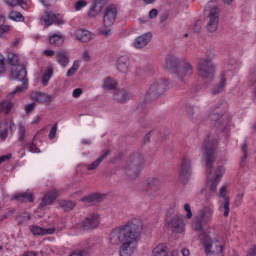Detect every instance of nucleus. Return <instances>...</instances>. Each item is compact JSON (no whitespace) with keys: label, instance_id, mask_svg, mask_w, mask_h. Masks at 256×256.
I'll list each match as a JSON object with an SVG mask.
<instances>
[{"label":"nucleus","instance_id":"obj_41","mask_svg":"<svg viewBox=\"0 0 256 256\" xmlns=\"http://www.w3.org/2000/svg\"><path fill=\"white\" fill-rule=\"evenodd\" d=\"M16 221L18 225H25V223H28V221H31V214L24 213L22 215H19L16 217Z\"/></svg>","mask_w":256,"mask_h":256},{"label":"nucleus","instance_id":"obj_30","mask_svg":"<svg viewBox=\"0 0 256 256\" xmlns=\"http://www.w3.org/2000/svg\"><path fill=\"white\" fill-rule=\"evenodd\" d=\"M42 21H44L46 27H50L53 23H57V16L53 12H46L42 17Z\"/></svg>","mask_w":256,"mask_h":256},{"label":"nucleus","instance_id":"obj_40","mask_svg":"<svg viewBox=\"0 0 256 256\" xmlns=\"http://www.w3.org/2000/svg\"><path fill=\"white\" fill-rule=\"evenodd\" d=\"M233 77V69L228 68L224 72H222L220 76V81H223V83L227 84V81H229Z\"/></svg>","mask_w":256,"mask_h":256},{"label":"nucleus","instance_id":"obj_37","mask_svg":"<svg viewBox=\"0 0 256 256\" xmlns=\"http://www.w3.org/2000/svg\"><path fill=\"white\" fill-rule=\"evenodd\" d=\"M60 207L63 209V211H72V209L75 208V202L71 200H62L60 201Z\"/></svg>","mask_w":256,"mask_h":256},{"label":"nucleus","instance_id":"obj_15","mask_svg":"<svg viewBox=\"0 0 256 256\" xmlns=\"http://www.w3.org/2000/svg\"><path fill=\"white\" fill-rule=\"evenodd\" d=\"M100 221L101 219L99 218V214H91L81 223V227L85 230L96 229V227H99Z\"/></svg>","mask_w":256,"mask_h":256},{"label":"nucleus","instance_id":"obj_16","mask_svg":"<svg viewBox=\"0 0 256 256\" xmlns=\"http://www.w3.org/2000/svg\"><path fill=\"white\" fill-rule=\"evenodd\" d=\"M11 77L16 81H21V82L29 81L27 80V69L25 68V66L12 67Z\"/></svg>","mask_w":256,"mask_h":256},{"label":"nucleus","instance_id":"obj_57","mask_svg":"<svg viewBox=\"0 0 256 256\" xmlns=\"http://www.w3.org/2000/svg\"><path fill=\"white\" fill-rule=\"evenodd\" d=\"M82 59L83 61H86V63H89V61H91V54L89 53V50H84L82 52Z\"/></svg>","mask_w":256,"mask_h":256},{"label":"nucleus","instance_id":"obj_2","mask_svg":"<svg viewBox=\"0 0 256 256\" xmlns=\"http://www.w3.org/2000/svg\"><path fill=\"white\" fill-rule=\"evenodd\" d=\"M203 153L206 158V167H207V189L209 191H217V185L221 183L223 175H225V167L218 166L214 170V175H211V169H213V164L215 163V144L213 140H205L203 145Z\"/></svg>","mask_w":256,"mask_h":256},{"label":"nucleus","instance_id":"obj_6","mask_svg":"<svg viewBox=\"0 0 256 256\" xmlns=\"http://www.w3.org/2000/svg\"><path fill=\"white\" fill-rule=\"evenodd\" d=\"M197 71L204 81L211 83L215 79L217 67L210 58H202L198 63Z\"/></svg>","mask_w":256,"mask_h":256},{"label":"nucleus","instance_id":"obj_56","mask_svg":"<svg viewBox=\"0 0 256 256\" xmlns=\"http://www.w3.org/2000/svg\"><path fill=\"white\" fill-rule=\"evenodd\" d=\"M97 199V195L93 194L88 197L81 198L80 201L86 202V203H93Z\"/></svg>","mask_w":256,"mask_h":256},{"label":"nucleus","instance_id":"obj_51","mask_svg":"<svg viewBox=\"0 0 256 256\" xmlns=\"http://www.w3.org/2000/svg\"><path fill=\"white\" fill-rule=\"evenodd\" d=\"M7 71V67L5 66V56L0 53V75Z\"/></svg>","mask_w":256,"mask_h":256},{"label":"nucleus","instance_id":"obj_47","mask_svg":"<svg viewBox=\"0 0 256 256\" xmlns=\"http://www.w3.org/2000/svg\"><path fill=\"white\" fill-rule=\"evenodd\" d=\"M215 198V191L208 190V192L205 193V202L213 207V202H211V199Z\"/></svg>","mask_w":256,"mask_h":256},{"label":"nucleus","instance_id":"obj_33","mask_svg":"<svg viewBox=\"0 0 256 256\" xmlns=\"http://www.w3.org/2000/svg\"><path fill=\"white\" fill-rule=\"evenodd\" d=\"M151 256H169V253L167 252V248L163 245L156 246Z\"/></svg>","mask_w":256,"mask_h":256},{"label":"nucleus","instance_id":"obj_48","mask_svg":"<svg viewBox=\"0 0 256 256\" xmlns=\"http://www.w3.org/2000/svg\"><path fill=\"white\" fill-rule=\"evenodd\" d=\"M100 35H103L104 37H109L110 35H113V30H111V26H105L100 29Z\"/></svg>","mask_w":256,"mask_h":256},{"label":"nucleus","instance_id":"obj_60","mask_svg":"<svg viewBox=\"0 0 256 256\" xmlns=\"http://www.w3.org/2000/svg\"><path fill=\"white\" fill-rule=\"evenodd\" d=\"M34 110H35V103H30L25 106V112L27 113V115H29V113H32V111Z\"/></svg>","mask_w":256,"mask_h":256},{"label":"nucleus","instance_id":"obj_21","mask_svg":"<svg viewBox=\"0 0 256 256\" xmlns=\"http://www.w3.org/2000/svg\"><path fill=\"white\" fill-rule=\"evenodd\" d=\"M113 99L117 103H127V101L131 99V95L125 89L115 90L113 94Z\"/></svg>","mask_w":256,"mask_h":256},{"label":"nucleus","instance_id":"obj_14","mask_svg":"<svg viewBox=\"0 0 256 256\" xmlns=\"http://www.w3.org/2000/svg\"><path fill=\"white\" fill-rule=\"evenodd\" d=\"M213 206H204L198 211L197 219L200 221V223H211L213 220Z\"/></svg>","mask_w":256,"mask_h":256},{"label":"nucleus","instance_id":"obj_13","mask_svg":"<svg viewBox=\"0 0 256 256\" xmlns=\"http://www.w3.org/2000/svg\"><path fill=\"white\" fill-rule=\"evenodd\" d=\"M117 19V8L115 6H108L103 15V25L104 27H113Z\"/></svg>","mask_w":256,"mask_h":256},{"label":"nucleus","instance_id":"obj_9","mask_svg":"<svg viewBox=\"0 0 256 256\" xmlns=\"http://www.w3.org/2000/svg\"><path fill=\"white\" fill-rule=\"evenodd\" d=\"M167 87H169V82L167 81V79L160 78L154 81L147 92V100L155 101V99H159L161 95L165 94V91H167Z\"/></svg>","mask_w":256,"mask_h":256},{"label":"nucleus","instance_id":"obj_3","mask_svg":"<svg viewBox=\"0 0 256 256\" xmlns=\"http://www.w3.org/2000/svg\"><path fill=\"white\" fill-rule=\"evenodd\" d=\"M225 107H227V104L224 102L216 104L214 108L210 110L208 119L214 123L220 133H224V137H229V131H231V125H233V117L230 114L219 111V109H225Z\"/></svg>","mask_w":256,"mask_h":256},{"label":"nucleus","instance_id":"obj_63","mask_svg":"<svg viewBox=\"0 0 256 256\" xmlns=\"http://www.w3.org/2000/svg\"><path fill=\"white\" fill-rule=\"evenodd\" d=\"M4 33H9V26H2L0 28V37H3Z\"/></svg>","mask_w":256,"mask_h":256},{"label":"nucleus","instance_id":"obj_45","mask_svg":"<svg viewBox=\"0 0 256 256\" xmlns=\"http://www.w3.org/2000/svg\"><path fill=\"white\" fill-rule=\"evenodd\" d=\"M203 225L206 224L201 222L196 216V218L192 222V228L194 229V231H198L199 233L203 232Z\"/></svg>","mask_w":256,"mask_h":256},{"label":"nucleus","instance_id":"obj_26","mask_svg":"<svg viewBox=\"0 0 256 256\" xmlns=\"http://www.w3.org/2000/svg\"><path fill=\"white\" fill-rule=\"evenodd\" d=\"M56 61L63 68L69 65V56H67V51L61 50L56 54Z\"/></svg>","mask_w":256,"mask_h":256},{"label":"nucleus","instance_id":"obj_23","mask_svg":"<svg viewBox=\"0 0 256 256\" xmlns=\"http://www.w3.org/2000/svg\"><path fill=\"white\" fill-rule=\"evenodd\" d=\"M117 69L120 73H127V71H129V57H119L117 60Z\"/></svg>","mask_w":256,"mask_h":256},{"label":"nucleus","instance_id":"obj_32","mask_svg":"<svg viewBox=\"0 0 256 256\" xmlns=\"http://www.w3.org/2000/svg\"><path fill=\"white\" fill-rule=\"evenodd\" d=\"M12 199H15L16 201H30V203H33V194L24 192L14 195Z\"/></svg>","mask_w":256,"mask_h":256},{"label":"nucleus","instance_id":"obj_59","mask_svg":"<svg viewBox=\"0 0 256 256\" xmlns=\"http://www.w3.org/2000/svg\"><path fill=\"white\" fill-rule=\"evenodd\" d=\"M81 95H83V89H81V88H76V89L73 90V92H72V96H73L75 99H78V97H81Z\"/></svg>","mask_w":256,"mask_h":256},{"label":"nucleus","instance_id":"obj_64","mask_svg":"<svg viewBox=\"0 0 256 256\" xmlns=\"http://www.w3.org/2000/svg\"><path fill=\"white\" fill-rule=\"evenodd\" d=\"M247 256H256V246H253L252 248H250Z\"/></svg>","mask_w":256,"mask_h":256},{"label":"nucleus","instance_id":"obj_49","mask_svg":"<svg viewBox=\"0 0 256 256\" xmlns=\"http://www.w3.org/2000/svg\"><path fill=\"white\" fill-rule=\"evenodd\" d=\"M183 209L186 213V219L193 218V211L191 210V205L189 203L184 204Z\"/></svg>","mask_w":256,"mask_h":256},{"label":"nucleus","instance_id":"obj_39","mask_svg":"<svg viewBox=\"0 0 256 256\" xmlns=\"http://www.w3.org/2000/svg\"><path fill=\"white\" fill-rule=\"evenodd\" d=\"M224 209V217H229V212L231 211L230 208V202H229V197L224 198V203L220 206V211H223Z\"/></svg>","mask_w":256,"mask_h":256},{"label":"nucleus","instance_id":"obj_53","mask_svg":"<svg viewBox=\"0 0 256 256\" xmlns=\"http://www.w3.org/2000/svg\"><path fill=\"white\" fill-rule=\"evenodd\" d=\"M48 137L50 140H53V139H55V137H57V123H55L51 127Z\"/></svg>","mask_w":256,"mask_h":256},{"label":"nucleus","instance_id":"obj_43","mask_svg":"<svg viewBox=\"0 0 256 256\" xmlns=\"http://www.w3.org/2000/svg\"><path fill=\"white\" fill-rule=\"evenodd\" d=\"M242 153L243 156L240 160V167L245 168V165L247 164V157H249V154L247 153V144L242 145Z\"/></svg>","mask_w":256,"mask_h":256},{"label":"nucleus","instance_id":"obj_27","mask_svg":"<svg viewBox=\"0 0 256 256\" xmlns=\"http://www.w3.org/2000/svg\"><path fill=\"white\" fill-rule=\"evenodd\" d=\"M57 198L55 191L47 192L41 200L40 207H45V205H51L53 201Z\"/></svg>","mask_w":256,"mask_h":256},{"label":"nucleus","instance_id":"obj_25","mask_svg":"<svg viewBox=\"0 0 256 256\" xmlns=\"http://www.w3.org/2000/svg\"><path fill=\"white\" fill-rule=\"evenodd\" d=\"M165 67L168 71H173L177 69V67H179V58L174 55H168Z\"/></svg>","mask_w":256,"mask_h":256},{"label":"nucleus","instance_id":"obj_31","mask_svg":"<svg viewBox=\"0 0 256 256\" xmlns=\"http://www.w3.org/2000/svg\"><path fill=\"white\" fill-rule=\"evenodd\" d=\"M117 87V81L111 77H107L103 80L102 88L103 89H115Z\"/></svg>","mask_w":256,"mask_h":256},{"label":"nucleus","instance_id":"obj_55","mask_svg":"<svg viewBox=\"0 0 256 256\" xmlns=\"http://www.w3.org/2000/svg\"><path fill=\"white\" fill-rule=\"evenodd\" d=\"M83 7H87V2L86 1L80 0V1L75 3V10L76 11H81V9H83Z\"/></svg>","mask_w":256,"mask_h":256},{"label":"nucleus","instance_id":"obj_42","mask_svg":"<svg viewBox=\"0 0 256 256\" xmlns=\"http://www.w3.org/2000/svg\"><path fill=\"white\" fill-rule=\"evenodd\" d=\"M79 61L75 60L71 66V68L67 71L66 77H73L77 71H79Z\"/></svg>","mask_w":256,"mask_h":256},{"label":"nucleus","instance_id":"obj_62","mask_svg":"<svg viewBox=\"0 0 256 256\" xmlns=\"http://www.w3.org/2000/svg\"><path fill=\"white\" fill-rule=\"evenodd\" d=\"M29 151L30 153H41V150H39L33 143L30 144Z\"/></svg>","mask_w":256,"mask_h":256},{"label":"nucleus","instance_id":"obj_11","mask_svg":"<svg viewBox=\"0 0 256 256\" xmlns=\"http://www.w3.org/2000/svg\"><path fill=\"white\" fill-rule=\"evenodd\" d=\"M147 195L150 199L157 197V191L161 189V178L159 176H150L146 180Z\"/></svg>","mask_w":256,"mask_h":256},{"label":"nucleus","instance_id":"obj_8","mask_svg":"<svg viewBox=\"0 0 256 256\" xmlns=\"http://www.w3.org/2000/svg\"><path fill=\"white\" fill-rule=\"evenodd\" d=\"M202 245L207 256H223V245L218 240H212L211 236L204 234L201 237Z\"/></svg>","mask_w":256,"mask_h":256},{"label":"nucleus","instance_id":"obj_58","mask_svg":"<svg viewBox=\"0 0 256 256\" xmlns=\"http://www.w3.org/2000/svg\"><path fill=\"white\" fill-rule=\"evenodd\" d=\"M157 15H159V10L155 8L151 9L148 13L149 19H157Z\"/></svg>","mask_w":256,"mask_h":256},{"label":"nucleus","instance_id":"obj_24","mask_svg":"<svg viewBox=\"0 0 256 256\" xmlns=\"http://www.w3.org/2000/svg\"><path fill=\"white\" fill-rule=\"evenodd\" d=\"M110 153L111 152L109 150H105L96 161L92 162L87 166L88 171H95V169H97L101 165V163H103V160L109 157Z\"/></svg>","mask_w":256,"mask_h":256},{"label":"nucleus","instance_id":"obj_50","mask_svg":"<svg viewBox=\"0 0 256 256\" xmlns=\"http://www.w3.org/2000/svg\"><path fill=\"white\" fill-rule=\"evenodd\" d=\"M28 87H29V81H24L22 82L21 86H17L15 89L17 93H23V91H27Z\"/></svg>","mask_w":256,"mask_h":256},{"label":"nucleus","instance_id":"obj_54","mask_svg":"<svg viewBox=\"0 0 256 256\" xmlns=\"http://www.w3.org/2000/svg\"><path fill=\"white\" fill-rule=\"evenodd\" d=\"M219 197H223V199H225V197H227V184H223L218 192Z\"/></svg>","mask_w":256,"mask_h":256},{"label":"nucleus","instance_id":"obj_1","mask_svg":"<svg viewBox=\"0 0 256 256\" xmlns=\"http://www.w3.org/2000/svg\"><path fill=\"white\" fill-rule=\"evenodd\" d=\"M145 230L143 220L133 218L111 230L108 238L109 245L119 248L120 256H131L137 251V245Z\"/></svg>","mask_w":256,"mask_h":256},{"label":"nucleus","instance_id":"obj_28","mask_svg":"<svg viewBox=\"0 0 256 256\" xmlns=\"http://www.w3.org/2000/svg\"><path fill=\"white\" fill-rule=\"evenodd\" d=\"M31 97L32 99H34V101H37L38 103H47L51 101V95H47L42 92H33L31 94Z\"/></svg>","mask_w":256,"mask_h":256},{"label":"nucleus","instance_id":"obj_61","mask_svg":"<svg viewBox=\"0 0 256 256\" xmlns=\"http://www.w3.org/2000/svg\"><path fill=\"white\" fill-rule=\"evenodd\" d=\"M15 213V208H12L10 210H8V212H6L3 216H2V221L4 219H9V217H11V215H14Z\"/></svg>","mask_w":256,"mask_h":256},{"label":"nucleus","instance_id":"obj_36","mask_svg":"<svg viewBox=\"0 0 256 256\" xmlns=\"http://www.w3.org/2000/svg\"><path fill=\"white\" fill-rule=\"evenodd\" d=\"M225 82L223 80H219L212 88V95H219V93H223L225 91Z\"/></svg>","mask_w":256,"mask_h":256},{"label":"nucleus","instance_id":"obj_29","mask_svg":"<svg viewBox=\"0 0 256 256\" xmlns=\"http://www.w3.org/2000/svg\"><path fill=\"white\" fill-rule=\"evenodd\" d=\"M14 106H15V104H13V102H11V100H3L2 102H0V113L9 115Z\"/></svg>","mask_w":256,"mask_h":256},{"label":"nucleus","instance_id":"obj_18","mask_svg":"<svg viewBox=\"0 0 256 256\" xmlns=\"http://www.w3.org/2000/svg\"><path fill=\"white\" fill-rule=\"evenodd\" d=\"M55 231H57L56 228H43L39 225L30 226V232L32 233V235H40V236L54 235Z\"/></svg>","mask_w":256,"mask_h":256},{"label":"nucleus","instance_id":"obj_5","mask_svg":"<svg viewBox=\"0 0 256 256\" xmlns=\"http://www.w3.org/2000/svg\"><path fill=\"white\" fill-rule=\"evenodd\" d=\"M204 15L206 17V29L210 33H215L219 28V7L213 1L208 2L204 7Z\"/></svg>","mask_w":256,"mask_h":256},{"label":"nucleus","instance_id":"obj_20","mask_svg":"<svg viewBox=\"0 0 256 256\" xmlns=\"http://www.w3.org/2000/svg\"><path fill=\"white\" fill-rule=\"evenodd\" d=\"M150 41L151 34L147 33L135 38V40L132 43V47H134L135 49H143V47H147V45H149Z\"/></svg>","mask_w":256,"mask_h":256},{"label":"nucleus","instance_id":"obj_52","mask_svg":"<svg viewBox=\"0 0 256 256\" xmlns=\"http://www.w3.org/2000/svg\"><path fill=\"white\" fill-rule=\"evenodd\" d=\"M18 135L19 141H23V139H25V126L23 124H19L18 126Z\"/></svg>","mask_w":256,"mask_h":256},{"label":"nucleus","instance_id":"obj_38","mask_svg":"<svg viewBox=\"0 0 256 256\" xmlns=\"http://www.w3.org/2000/svg\"><path fill=\"white\" fill-rule=\"evenodd\" d=\"M8 61L12 67H22L23 65H19V56L15 53L8 54Z\"/></svg>","mask_w":256,"mask_h":256},{"label":"nucleus","instance_id":"obj_12","mask_svg":"<svg viewBox=\"0 0 256 256\" xmlns=\"http://www.w3.org/2000/svg\"><path fill=\"white\" fill-rule=\"evenodd\" d=\"M9 131H15V123L11 118H5L0 122V139L1 141H7L9 137Z\"/></svg>","mask_w":256,"mask_h":256},{"label":"nucleus","instance_id":"obj_44","mask_svg":"<svg viewBox=\"0 0 256 256\" xmlns=\"http://www.w3.org/2000/svg\"><path fill=\"white\" fill-rule=\"evenodd\" d=\"M8 17L12 21H25V17H23V14L17 11H11Z\"/></svg>","mask_w":256,"mask_h":256},{"label":"nucleus","instance_id":"obj_35","mask_svg":"<svg viewBox=\"0 0 256 256\" xmlns=\"http://www.w3.org/2000/svg\"><path fill=\"white\" fill-rule=\"evenodd\" d=\"M51 77H53V68L49 67L42 76V85L44 87H47V85H49V81H51Z\"/></svg>","mask_w":256,"mask_h":256},{"label":"nucleus","instance_id":"obj_22","mask_svg":"<svg viewBox=\"0 0 256 256\" xmlns=\"http://www.w3.org/2000/svg\"><path fill=\"white\" fill-rule=\"evenodd\" d=\"M76 39L82 43H89L93 39V35L88 30L78 29L74 33Z\"/></svg>","mask_w":256,"mask_h":256},{"label":"nucleus","instance_id":"obj_46","mask_svg":"<svg viewBox=\"0 0 256 256\" xmlns=\"http://www.w3.org/2000/svg\"><path fill=\"white\" fill-rule=\"evenodd\" d=\"M29 0H4L9 7H17V5H27Z\"/></svg>","mask_w":256,"mask_h":256},{"label":"nucleus","instance_id":"obj_4","mask_svg":"<svg viewBox=\"0 0 256 256\" xmlns=\"http://www.w3.org/2000/svg\"><path fill=\"white\" fill-rule=\"evenodd\" d=\"M165 225L175 235H179L185 233L187 229V220L185 219V216L175 212L173 208H170L166 213Z\"/></svg>","mask_w":256,"mask_h":256},{"label":"nucleus","instance_id":"obj_7","mask_svg":"<svg viewBox=\"0 0 256 256\" xmlns=\"http://www.w3.org/2000/svg\"><path fill=\"white\" fill-rule=\"evenodd\" d=\"M143 163H145V159L141 154L132 155L126 167L124 168L125 174L130 177V179H135V177H139V173H141V167H143Z\"/></svg>","mask_w":256,"mask_h":256},{"label":"nucleus","instance_id":"obj_17","mask_svg":"<svg viewBox=\"0 0 256 256\" xmlns=\"http://www.w3.org/2000/svg\"><path fill=\"white\" fill-rule=\"evenodd\" d=\"M176 75L180 81H185L187 77H191L193 75V65L189 62L184 63L182 67L176 71Z\"/></svg>","mask_w":256,"mask_h":256},{"label":"nucleus","instance_id":"obj_10","mask_svg":"<svg viewBox=\"0 0 256 256\" xmlns=\"http://www.w3.org/2000/svg\"><path fill=\"white\" fill-rule=\"evenodd\" d=\"M193 160L191 159V156L184 155L182 157L180 166H179V180L182 183H189V180L191 179V175L193 173L191 169V163Z\"/></svg>","mask_w":256,"mask_h":256},{"label":"nucleus","instance_id":"obj_34","mask_svg":"<svg viewBox=\"0 0 256 256\" xmlns=\"http://www.w3.org/2000/svg\"><path fill=\"white\" fill-rule=\"evenodd\" d=\"M49 41H50V45L59 46V45H63L65 40L63 39V35L53 34L50 36Z\"/></svg>","mask_w":256,"mask_h":256},{"label":"nucleus","instance_id":"obj_19","mask_svg":"<svg viewBox=\"0 0 256 256\" xmlns=\"http://www.w3.org/2000/svg\"><path fill=\"white\" fill-rule=\"evenodd\" d=\"M107 5V0H94L93 5L91 6L88 16L97 17L101 11H103V7Z\"/></svg>","mask_w":256,"mask_h":256}]
</instances>
